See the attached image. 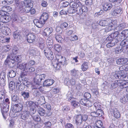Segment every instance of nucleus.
<instances>
[{
  "mask_svg": "<svg viewBox=\"0 0 128 128\" xmlns=\"http://www.w3.org/2000/svg\"><path fill=\"white\" fill-rule=\"evenodd\" d=\"M35 63V61L31 60L27 63L24 62L18 64V67L26 74H30L35 70V68L32 66L34 65Z\"/></svg>",
  "mask_w": 128,
  "mask_h": 128,
  "instance_id": "nucleus-1",
  "label": "nucleus"
},
{
  "mask_svg": "<svg viewBox=\"0 0 128 128\" xmlns=\"http://www.w3.org/2000/svg\"><path fill=\"white\" fill-rule=\"evenodd\" d=\"M45 74H36L34 78V82L37 85L36 86H34L32 87V89H39L40 87L39 86L42 80H44L46 77Z\"/></svg>",
  "mask_w": 128,
  "mask_h": 128,
  "instance_id": "nucleus-2",
  "label": "nucleus"
},
{
  "mask_svg": "<svg viewBox=\"0 0 128 128\" xmlns=\"http://www.w3.org/2000/svg\"><path fill=\"white\" fill-rule=\"evenodd\" d=\"M16 80H14L13 81L10 82L9 84V88L10 90L12 91L14 90L15 88V82H16V87L17 90H21L22 89V86L20 84V82H16Z\"/></svg>",
  "mask_w": 128,
  "mask_h": 128,
  "instance_id": "nucleus-3",
  "label": "nucleus"
},
{
  "mask_svg": "<svg viewBox=\"0 0 128 128\" xmlns=\"http://www.w3.org/2000/svg\"><path fill=\"white\" fill-rule=\"evenodd\" d=\"M27 42L32 43L34 41L36 38V34L33 33H30L27 35Z\"/></svg>",
  "mask_w": 128,
  "mask_h": 128,
  "instance_id": "nucleus-4",
  "label": "nucleus"
},
{
  "mask_svg": "<svg viewBox=\"0 0 128 128\" xmlns=\"http://www.w3.org/2000/svg\"><path fill=\"white\" fill-rule=\"evenodd\" d=\"M96 112L94 111L92 112L90 115L93 117H100L103 114V111L102 110H96Z\"/></svg>",
  "mask_w": 128,
  "mask_h": 128,
  "instance_id": "nucleus-5",
  "label": "nucleus"
},
{
  "mask_svg": "<svg viewBox=\"0 0 128 128\" xmlns=\"http://www.w3.org/2000/svg\"><path fill=\"white\" fill-rule=\"evenodd\" d=\"M6 73L3 72H2L0 75V84L2 86H4L5 84Z\"/></svg>",
  "mask_w": 128,
  "mask_h": 128,
  "instance_id": "nucleus-6",
  "label": "nucleus"
},
{
  "mask_svg": "<svg viewBox=\"0 0 128 128\" xmlns=\"http://www.w3.org/2000/svg\"><path fill=\"white\" fill-rule=\"evenodd\" d=\"M56 60L58 62L61 64H63L64 65H66L67 64L66 62L65 61V58L60 55H57L56 56Z\"/></svg>",
  "mask_w": 128,
  "mask_h": 128,
  "instance_id": "nucleus-7",
  "label": "nucleus"
},
{
  "mask_svg": "<svg viewBox=\"0 0 128 128\" xmlns=\"http://www.w3.org/2000/svg\"><path fill=\"white\" fill-rule=\"evenodd\" d=\"M48 14L46 12H44L42 14L40 18L41 24H44L48 18Z\"/></svg>",
  "mask_w": 128,
  "mask_h": 128,
  "instance_id": "nucleus-8",
  "label": "nucleus"
},
{
  "mask_svg": "<svg viewBox=\"0 0 128 128\" xmlns=\"http://www.w3.org/2000/svg\"><path fill=\"white\" fill-rule=\"evenodd\" d=\"M48 50H44V52L47 58L50 60H52L53 58V53L51 50V49L48 48Z\"/></svg>",
  "mask_w": 128,
  "mask_h": 128,
  "instance_id": "nucleus-9",
  "label": "nucleus"
},
{
  "mask_svg": "<svg viewBox=\"0 0 128 128\" xmlns=\"http://www.w3.org/2000/svg\"><path fill=\"white\" fill-rule=\"evenodd\" d=\"M36 102H33L32 101H28L27 102V103H28L27 105L28 107H30L31 109L33 112V114H34L35 112V110H34L36 106H37Z\"/></svg>",
  "mask_w": 128,
  "mask_h": 128,
  "instance_id": "nucleus-10",
  "label": "nucleus"
},
{
  "mask_svg": "<svg viewBox=\"0 0 128 128\" xmlns=\"http://www.w3.org/2000/svg\"><path fill=\"white\" fill-rule=\"evenodd\" d=\"M0 29L6 34L8 35L10 33V29L4 26V24H0Z\"/></svg>",
  "mask_w": 128,
  "mask_h": 128,
  "instance_id": "nucleus-11",
  "label": "nucleus"
},
{
  "mask_svg": "<svg viewBox=\"0 0 128 128\" xmlns=\"http://www.w3.org/2000/svg\"><path fill=\"white\" fill-rule=\"evenodd\" d=\"M68 100L71 102V104L72 106L75 108L77 107L80 105L79 103L75 100V99L72 97L68 98Z\"/></svg>",
  "mask_w": 128,
  "mask_h": 128,
  "instance_id": "nucleus-12",
  "label": "nucleus"
},
{
  "mask_svg": "<svg viewBox=\"0 0 128 128\" xmlns=\"http://www.w3.org/2000/svg\"><path fill=\"white\" fill-rule=\"evenodd\" d=\"M82 115H79L74 117L75 120V123L78 125H80L82 122Z\"/></svg>",
  "mask_w": 128,
  "mask_h": 128,
  "instance_id": "nucleus-13",
  "label": "nucleus"
},
{
  "mask_svg": "<svg viewBox=\"0 0 128 128\" xmlns=\"http://www.w3.org/2000/svg\"><path fill=\"white\" fill-rule=\"evenodd\" d=\"M53 31L52 28H46L44 30L42 33V34L44 36H48Z\"/></svg>",
  "mask_w": 128,
  "mask_h": 128,
  "instance_id": "nucleus-14",
  "label": "nucleus"
},
{
  "mask_svg": "<svg viewBox=\"0 0 128 128\" xmlns=\"http://www.w3.org/2000/svg\"><path fill=\"white\" fill-rule=\"evenodd\" d=\"M118 42V40L116 39H114L108 42L106 44V46L108 48L114 46Z\"/></svg>",
  "mask_w": 128,
  "mask_h": 128,
  "instance_id": "nucleus-15",
  "label": "nucleus"
},
{
  "mask_svg": "<svg viewBox=\"0 0 128 128\" xmlns=\"http://www.w3.org/2000/svg\"><path fill=\"white\" fill-rule=\"evenodd\" d=\"M122 12V8H119L114 10L112 12L111 14L113 16H116L120 14Z\"/></svg>",
  "mask_w": 128,
  "mask_h": 128,
  "instance_id": "nucleus-16",
  "label": "nucleus"
},
{
  "mask_svg": "<svg viewBox=\"0 0 128 128\" xmlns=\"http://www.w3.org/2000/svg\"><path fill=\"white\" fill-rule=\"evenodd\" d=\"M21 4L24 6V7H33V4L31 1L29 0H25L21 2Z\"/></svg>",
  "mask_w": 128,
  "mask_h": 128,
  "instance_id": "nucleus-17",
  "label": "nucleus"
},
{
  "mask_svg": "<svg viewBox=\"0 0 128 128\" xmlns=\"http://www.w3.org/2000/svg\"><path fill=\"white\" fill-rule=\"evenodd\" d=\"M38 46L42 50H43L45 48V42L41 38L39 39Z\"/></svg>",
  "mask_w": 128,
  "mask_h": 128,
  "instance_id": "nucleus-18",
  "label": "nucleus"
},
{
  "mask_svg": "<svg viewBox=\"0 0 128 128\" xmlns=\"http://www.w3.org/2000/svg\"><path fill=\"white\" fill-rule=\"evenodd\" d=\"M54 82V80L52 79H48L44 81L43 85L44 86H50Z\"/></svg>",
  "mask_w": 128,
  "mask_h": 128,
  "instance_id": "nucleus-19",
  "label": "nucleus"
},
{
  "mask_svg": "<svg viewBox=\"0 0 128 128\" xmlns=\"http://www.w3.org/2000/svg\"><path fill=\"white\" fill-rule=\"evenodd\" d=\"M46 43L48 48L52 49L53 47V40L50 38H48L46 40Z\"/></svg>",
  "mask_w": 128,
  "mask_h": 128,
  "instance_id": "nucleus-20",
  "label": "nucleus"
},
{
  "mask_svg": "<svg viewBox=\"0 0 128 128\" xmlns=\"http://www.w3.org/2000/svg\"><path fill=\"white\" fill-rule=\"evenodd\" d=\"M29 112L28 111L21 112L20 114L21 118L24 120H26L29 116Z\"/></svg>",
  "mask_w": 128,
  "mask_h": 128,
  "instance_id": "nucleus-21",
  "label": "nucleus"
},
{
  "mask_svg": "<svg viewBox=\"0 0 128 128\" xmlns=\"http://www.w3.org/2000/svg\"><path fill=\"white\" fill-rule=\"evenodd\" d=\"M12 54L10 55H9L7 56L6 59L5 61V63L6 64H7L10 60H12L14 61L15 56L12 55Z\"/></svg>",
  "mask_w": 128,
  "mask_h": 128,
  "instance_id": "nucleus-22",
  "label": "nucleus"
},
{
  "mask_svg": "<svg viewBox=\"0 0 128 128\" xmlns=\"http://www.w3.org/2000/svg\"><path fill=\"white\" fill-rule=\"evenodd\" d=\"M13 108L17 112L21 111L23 108L22 104H17L14 105Z\"/></svg>",
  "mask_w": 128,
  "mask_h": 128,
  "instance_id": "nucleus-23",
  "label": "nucleus"
},
{
  "mask_svg": "<svg viewBox=\"0 0 128 128\" xmlns=\"http://www.w3.org/2000/svg\"><path fill=\"white\" fill-rule=\"evenodd\" d=\"M4 106L3 110L2 111V113L4 118L5 119H6L8 116L7 112V111L8 110H7L6 109V110H5V109L6 108V107L5 106H6V105L5 102H4L2 104L3 106H4Z\"/></svg>",
  "mask_w": 128,
  "mask_h": 128,
  "instance_id": "nucleus-24",
  "label": "nucleus"
},
{
  "mask_svg": "<svg viewBox=\"0 0 128 128\" xmlns=\"http://www.w3.org/2000/svg\"><path fill=\"white\" fill-rule=\"evenodd\" d=\"M112 7V4L106 3L103 6V8L104 10L106 11L110 10Z\"/></svg>",
  "mask_w": 128,
  "mask_h": 128,
  "instance_id": "nucleus-25",
  "label": "nucleus"
},
{
  "mask_svg": "<svg viewBox=\"0 0 128 128\" xmlns=\"http://www.w3.org/2000/svg\"><path fill=\"white\" fill-rule=\"evenodd\" d=\"M78 6H77L76 8V12L78 14L81 15L82 14V10L81 6L82 4L80 2L78 4Z\"/></svg>",
  "mask_w": 128,
  "mask_h": 128,
  "instance_id": "nucleus-26",
  "label": "nucleus"
},
{
  "mask_svg": "<svg viewBox=\"0 0 128 128\" xmlns=\"http://www.w3.org/2000/svg\"><path fill=\"white\" fill-rule=\"evenodd\" d=\"M128 61L127 58H120L117 60L116 62L118 64H123L127 63Z\"/></svg>",
  "mask_w": 128,
  "mask_h": 128,
  "instance_id": "nucleus-27",
  "label": "nucleus"
},
{
  "mask_svg": "<svg viewBox=\"0 0 128 128\" xmlns=\"http://www.w3.org/2000/svg\"><path fill=\"white\" fill-rule=\"evenodd\" d=\"M18 7V12L22 14H23L25 13L24 6L22 5L20 3L19 4V6Z\"/></svg>",
  "mask_w": 128,
  "mask_h": 128,
  "instance_id": "nucleus-28",
  "label": "nucleus"
},
{
  "mask_svg": "<svg viewBox=\"0 0 128 128\" xmlns=\"http://www.w3.org/2000/svg\"><path fill=\"white\" fill-rule=\"evenodd\" d=\"M111 34H113L114 36L112 37L113 38L116 39L118 40V42L121 41V40L120 39L121 35L120 34H118V32H116L114 33Z\"/></svg>",
  "mask_w": 128,
  "mask_h": 128,
  "instance_id": "nucleus-29",
  "label": "nucleus"
},
{
  "mask_svg": "<svg viewBox=\"0 0 128 128\" xmlns=\"http://www.w3.org/2000/svg\"><path fill=\"white\" fill-rule=\"evenodd\" d=\"M80 2L78 0H75L74 2H70V6L71 7L74 8L76 7H77L78 6V4Z\"/></svg>",
  "mask_w": 128,
  "mask_h": 128,
  "instance_id": "nucleus-30",
  "label": "nucleus"
},
{
  "mask_svg": "<svg viewBox=\"0 0 128 128\" xmlns=\"http://www.w3.org/2000/svg\"><path fill=\"white\" fill-rule=\"evenodd\" d=\"M21 95L24 97L25 99L28 98L30 97L29 92L26 91L22 92Z\"/></svg>",
  "mask_w": 128,
  "mask_h": 128,
  "instance_id": "nucleus-31",
  "label": "nucleus"
},
{
  "mask_svg": "<svg viewBox=\"0 0 128 128\" xmlns=\"http://www.w3.org/2000/svg\"><path fill=\"white\" fill-rule=\"evenodd\" d=\"M9 14L7 13V14L5 15L3 17L6 20V21H4V22H0V24H1L2 23H4V22H5L6 23L10 21L11 19V18L10 16H8V15Z\"/></svg>",
  "mask_w": 128,
  "mask_h": 128,
  "instance_id": "nucleus-32",
  "label": "nucleus"
},
{
  "mask_svg": "<svg viewBox=\"0 0 128 128\" xmlns=\"http://www.w3.org/2000/svg\"><path fill=\"white\" fill-rule=\"evenodd\" d=\"M121 38L122 39H124V37H128V30H125L121 32Z\"/></svg>",
  "mask_w": 128,
  "mask_h": 128,
  "instance_id": "nucleus-33",
  "label": "nucleus"
},
{
  "mask_svg": "<svg viewBox=\"0 0 128 128\" xmlns=\"http://www.w3.org/2000/svg\"><path fill=\"white\" fill-rule=\"evenodd\" d=\"M13 36L15 39H20L21 37L20 32L17 30L15 31L13 33Z\"/></svg>",
  "mask_w": 128,
  "mask_h": 128,
  "instance_id": "nucleus-34",
  "label": "nucleus"
},
{
  "mask_svg": "<svg viewBox=\"0 0 128 128\" xmlns=\"http://www.w3.org/2000/svg\"><path fill=\"white\" fill-rule=\"evenodd\" d=\"M12 18L14 22H16V23H20V20L18 19V15L15 13L13 14L12 15Z\"/></svg>",
  "mask_w": 128,
  "mask_h": 128,
  "instance_id": "nucleus-35",
  "label": "nucleus"
},
{
  "mask_svg": "<svg viewBox=\"0 0 128 128\" xmlns=\"http://www.w3.org/2000/svg\"><path fill=\"white\" fill-rule=\"evenodd\" d=\"M81 69L83 71H86L88 68V63L86 62H84L81 66Z\"/></svg>",
  "mask_w": 128,
  "mask_h": 128,
  "instance_id": "nucleus-36",
  "label": "nucleus"
},
{
  "mask_svg": "<svg viewBox=\"0 0 128 128\" xmlns=\"http://www.w3.org/2000/svg\"><path fill=\"white\" fill-rule=\"evenodd\" d=\"M113 114L114 116L116 118H118L120 116V113L116 108L114 110Z\"/></svg>",
  "mask_w": 128,
  "mask_h": 128,
  "instance_id": "nucleus-37",
  "label": "nucleus"
},
{
  "mask_svg": "<svg viewBox=\"0 0 128 128\" xmlns=\"http://www.w3.org/2000/svg\"><path fill=\"white\" fill-rule=\"evenodd\" d=\"M71 74L73 76L76 77L79 74V72L78 70L74 69L71 71Z\"/></svg>",
  "mask_w": 128,
  "mask_h": 128,
  "instance_id": "nucleus-38",
  "label": "nucleus"
},
{
  "mask_svg": "<svg viewBox=\"0 0 128 128\" xmlns=\"http://www.w3.org/2000/svg\"><path fill=\"white\" fill-rule=\"evenodd\" d=\"M120 101L121 102L125 104L126 102L128 101V97L126 96H123L120 98Z\"/></svg>",
  "mask_w": 128,
  "mask_h": 128,
  "instance_id": "nucleus-39",
  "label": "nucleus"
},
{
  "mask_svg": "<svg viewBox=\"0 0 128 128\" xmlns=\"http://www.w3.org/2000/svg\"><path fill=\"white\" fill-rule=\"evenodd\" d=\"M94 106L96 110H101V106L98 102H96L94 104Z\"/></svg>",
  "mask_w": 128,
  "mask_h": 128,
  "instance_id": "nucleus-40",
  "label": "nucleus"
},
{
  "mask_svg": "<svg viewBox=\"0 0 128 128\" xmlns=\"http://www.w3.org/2000/svg\"><path fill=\"white\" fill-rule=\"evenodd\" d=\"M2 9L4 10L6 12H7H7L11 11L12 10V8L10 6L4 7L2 8Z\"/></svg>",
  "mask_w": 128,
  "mask_h": 128,
  "instance_id": "nucleus-41",
  "label": "nucleus"
},
{
  "mask_svg": "<svg viewBox=\"0 0 128 128\" xmlns=\"http://www.w3.org/2000/svg\"><path fill=\"white\" fill-rule=\"evenodd\" d=\"M11 98L12 101L14 102H18L19 97L17 95H14L12 96Z\"/></svg>",
  "mask_w": 128,
  "mask_h": 128,
  "instance_id": "nucleus-42",
  "label": "nucleus"
},
{
  "mask_svg": "<svg viewBox=\"0 0 128 128\" xmlns=\"http://www.w3.org/2000/svg\"><path fill=\"white\" fill-rule=\"evenodd\" d=\"M55 38L56 40L58 42L61 43L63 40L62 36L58 34H56L55 36Z\"/></svg>",
  "mask_w": 128,
  "mask_h": 128,
  "instance_id": "nucleus-43",
  "label": "nucleus"
},
{
  "mask_svg": "<svg viewBox=\"0 0 128 128\" xmlns=\"http://www.w3.org/2000/svg\"><path fill=\"white\" fill-rule=\"evenodd\" d=\"M38 112L41 116H43L45 113V111L43 108H40L38 110Z\"/></svg>",
  "mask_w": 128,
  "mask_h": 128,
  "instance_id": "nucleus-44",
  "label": "nucleus"
},
{
  "mask_svg": "<svg viewBox=\"0 0 128 128\" xmlns=\"http://www.w3.org/2000/svg\"><path fill=\"white\" fill-rule=\"evenodd\" d=\"M18 48L16 47H14L12 50V53L14 56L17 54L18 52Z\"/></svg>",
  "mask_w": 128,
  "mask_h": 128,
  "instance_id": "nucleus-45",
  "label": "nucleus"
},
{
  "mask_svg": "<svg viewBox=\"0 0 128 128\" xmlns=\"http://www.w3.org/2000/svg\"><path fill=\"white\" fill-rule=\"evenodd\" d=\"M67 11L68 13L70 14H74L76 12V8L71 7Z\"/></svg>",
  "mask_w": 128,
  "mask_h": 128,
  "instance_id": "nucleus-46",
  "label": "nucleus"
},
{
  "mask_svg": "<svg viewBox=\"0 0 128 128\" xmlns=\"http://www.w3.org/2000/svg\"><path fill=\"white\" fill-rule=\"evenodd\" d=\"M123 50L122 47H117L115 49V52L116 54H119Z\"/></svg>",
  "mask_w": 128,
  "mask_h": 128,
  "instance_id": "nucleus-47",
  "label": "nucleus"
},
{
  "mask_svg": "<svg viewBox=\"0 0 128 128\" xmlns=\"http://www.w3.org/2000/svg\"><path fill=\"white\" fill-rule=\"evenodd\" d=\"M54 49L57 52H59L62 50L61 46L59 44H56L54 47Z\"/></svg>",
  "mask_w": 128,
  "mask_h": 128,
  "instance_id": "nucleus-48",
  "label": "nucleus"
},
{
  "mask_svg": "<svg viewBox=\"0 0 128 128\" xmlns=\"http://www.w3.org/2000/svg\"><path fill=\"white\" fill-rule=\"evenodd\" d=\"M41 5L43 7H46L48 5V3L46 1L44 0L41 1L40 2Z\"/></svg>",
  "mask_w": 128,
  "mask_h": 128,
  "instance_id": "nucleus-49",
  "label": "nucleus"
},
{
  "mask_svg": "<svg viewBox=\"0 0 128 128\" xmlns=\"http://www.w3.org/2000/svg\"><path fill=\"white\" fill-rule=\"evenodd\" d=\"M62 64H61L60 63H56V64H54L53 65V66L57 70H58L60 68V65Z\"/></svg>",
  "mask_w": 128,
  "mask_h": 128,
  "instance_id": "nucleus-50",
  "label": "nucleus"
},
{
  "mask_svg": "<svg viewBox=\"0 0 128 128\" xmlns=\"http://www.w3.org/2000/svg\"><path fill=\"white\" fill-rule=\"evenodd\" d=\"M120 73V71L116 72L114 75V76L116 79L121 78Z\"/></svg>",
  "mask_w": 128,
  "mask_h": 128,
  "instance_id": "nucleus-51",
  "label": "nucleus"
},
{
  "mask_svg": "<svg viewBox=\"0 0 128 128\" xmlns=\"http://www.w3.org/2000/svg\"><path fill=\"white\" fill-rule=\"evenodd\" d=\"M9 76L10 78L14 77L16 76V73L14 71L11 70L9 72Z\"/></svg>",
  "mask_w": 128,
  "mask_h": 128,
  "instance_id": "nucleus-52",
  "label": "nucleus"
},
{
  "mask_svg": "<svg viewBox=\"0 0 128 128\" xmlns=\"http://www.w3.org/2000/svg\"><path fill=\"white\" fill-rule=\"evenodd\" d=\"M116 88V87L115 86L114 83L111 84H109L108 86V88L109 89L112 90Z\"/></svg>",
  "mask_w": 128,
  "mask_h": 128,
  "instance_id": "nucleus-53",
  "label": "nucleus"
},
{
  "mask_svg": "<svg viewBox=\"0 0 128 128\" xmlns=\"http://www.w3.org/2000/svg\"><path fill=\"white\" fill-rule=\"evenodd\" d=\"M96 126L98 127H101L103 124V123L100 120L97 121L96 123Z\"/></svg>",
  "mask_w": 128,
  "mask_h": 128,
  "instance_id": "nucleus-54",
  "label": "nucleus"
},
{
  "mask_svg": "<svg viewBox=\"0 0 128 128\" xmlns=\"http://www.w3.org/2000/svg\"><path fill=\"white\" fill-rule=\"evenodd\" d=\"M82 10V14L83 12H86L88 10L87 8L85 6H82V4L81 6Z\"/></svg>",
  "mask_w": 128,
  "mask_h": 128,
  "instance_id": "nucleus-55",
  "label": "nucleus"
},
{
  "mask_svg": "<svg viewBox=\"0 0 128 128\" xmlns=\"http://www.w3.org/2000/svg\"><path fill=\"white\" fill-rule=\"evenodd\" d=\"M128 86V83L124 81L122 82V85L121 86L120 88H126Z\"/></svg>",
  "mask_w": 128,
  "mask_h": 128,
  "instance_id": "nucleus-56",
  "label": "nucleus"
},
{
  "mask_svg": "<svg viewBox=\"0 0 128 128\" xmlns=\"http://www.w3.org/2000/svg\"><path fill=\"white\" fill-rule=\"evenodd\" d=\"M34 95L36 96L39 97L40 95V93L38 91L36 90H34L33 91Z\"/></svg>",
  "mask_w": 128,
  "mask_h": 128,
  "instance_id": "nucleus-57",
  "label": "nucleus"
},
{
  "mask_svg": "<svg viewBox=\"0 0 128 128\" xmlns=\"http://www.w3.org/2000/svg\"><path fill=\"white\" fill-rule=\"evenodd\" d=\"M85 98L87 99L88 100L91 98V95L88 92H86L84 94V95Z\"/></svg>",
  "mask_w": 128,
  "mask_h": 128,
  "instance_id": "nucleus-58",
  "label": "nucleus"
},
{
  "mask_svg": "<svg viewBox=\"0 0 128 128\" xmlns=\"http://www.w3.org/2000/svg\"><path fill=\"white\" fill-rule=\"evenodd\" d=\"M114 36V35H113V34H111L106 38V40L109 42L110 41L114 39L112 37Z\"/></svg>",
  "mask_w": 128,
  "mask_h": 128,
  "instance_id": "nucleus-59",
  "label": "nucleus"
},
{
  "mask_svg": "<svg viewBox=\"0 0 128 128\" xmlns=\"http://www.w3.org/2000/svg\"><path fill=\"white\" fill-rule=\"evenodd\" d=\"M22 58V56H15L14 61L16 62L19 61L20 62L21 60V59Z\"/></svg>",
  "mask_w": 128,
  "mask_h": 128,
  "instance_id": "nucleus-60",
  "label": "nucleus"
},
{
  "mask_svg": "<svg viewBox=\"0 0 128 128\" xmlns=\"http://www.w3.org/2000/svg\"><path fill=\"white\" fill-rule=\"evenodd\" d=\"M32 7H24L25 12L28 13L30 12V11L31 8H32Z\"/></svg>",
  "mask_w": 128,
  "mask_h": 128,
  "instance_id": "nucleus-61",
  "label": "nucleus"
},
{
  "mask_svg": "<svg viewBox=\"0 0 128 128\" xmlns=\"http://www.w3.org/2000/svg\"><path fill=\"white\" fill-rule=\"evenodd\" d=\"M120 73L121 78H124L126 77V72H124L123 71H120Z\"/></svg>",
  "mask_w": 128,
  "mask_h": 128,
  "instance_id": "nucleus-62",
  "label": "nucleus"
},
{
  "mask_svg": "<svg viewBox=\"0 0 128 128\" xmlns=\"http://www.w3.org/2000/svg\"><path fill=\"white\" fill-rule=\"evenodd\" d=\"M97 24H106V20H98L96 22Z\"/></svg>",
  "mask_w": 128,
  "mask_h": 128,
  "instance_id": "nucleus-63",
  "label": "nucleus"
},
{
  "mask_svg": "<svg viewBox=\"0 0 128 128\" xmlns=\"http://www.w3.org/2000/svg\"><path fill=\"white\" fill-rule=\"evenodd\" d=\"M85 3L87 5H91L92 4V0H86L85 2Z\"/></svg>",
  "mask_w": 128,
  "mask_h": 128,
  "instance_id": "nucleus-64",
  "label": "nucleus"
}]
</instances>
